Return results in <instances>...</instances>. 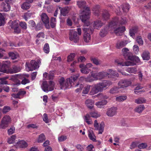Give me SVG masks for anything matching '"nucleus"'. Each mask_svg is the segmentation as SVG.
I'll return each mask as SVG.
<instances>
[{
    "mask_svg": "<svg viewBox=\"0 0 151 151\" xmlns=\"http://www.w3.org/2000/svg\"><path fill=\"white\" fill-rule=\"evenodd\" d=\"M15 128L13 126L12 127L8 130V132L9 135H11L14 133L15 131Z\"/></svg>",
    "mask_w": 151,
    "mask_h": 151,
    "instance_id": "obj_56",
    "label": "nucleus"
},
{
    "mask_svg": "<svg viewBox=\"0 0 151 151\" xmlns=\"http://www.w3.org/2000/svg\"><path fill=\"white\" fill-rule=\"evenodd\" d=\"M139 31V29L138 26H133V38L134 39L135 34L138 35V33Z\"/></svg>",
    "mask_w": 151,
    "mask_h": 151,
    "instance_id": "obj_36",
    "label": "nucleus"
},
{
    "mask_svg": "<svg viewBox=\"0 0 151 151\" xmlns=\"http://www.w3.org/2000/svg\"><path fill=\"white\" fill-rule=\"evenodd\" d=\"M112 83L110 81L106 80L95 85L93 87L89 85H86L85 86H84L82 93L85 94H87L91 87V90L90 94L94 95L106 89L107 86H109Z\"/></svg>",
    "mask_w": 151,
    "mask_h": 151,
    "instance_id": "obj_1",
    "label": "nucleus"
},
{
    "mask_svg": "<svg viewBox=\"0 0 151 151\" xmlns=\"http://www.w3.org/2000/svg\"><path fill=\"white\" fill-rule=\"evenodd\" d=\"M144 109L145 107L143 104L140 105L135 109V111L138 113H140L144 110Z\"/></svg>",
    "mask_w": 151,
    "mask_h": 151,
    "instance_id": "obj_42",
    "label": "nucleus"
},
{
    "mask_svg": "<svg viewBox=\"0 0 151 151\" xmlns=\"http://www.w3.org/2000/svg\"><path fill=\"white\" fill-rule=\"evenodd\" d=\"M49 85L47 81H43L41 87L43 91L46 92L51 91L53 90L54 88L52 87L49 88Z\"/></svg>",
    "mask_w": 151,
    "mask_h": 151,
    "instance_id": "obj_13",
    "label": "nucleus"
},
{
    "mask_svg": "<svg viewBox=\"0 0 151 151\" xmlns=\"http://www.w3.org/2000/svg\"><path fill=\"white\" fill-rule=\"evenodd\" d=\"M1 6L4 12H7L10 10L11 6L9 3L3 2L1 4Z\"/></svg>",
    "mask_w": 151,
    "mask_h": 151,
    "instance_id": "obj_20",
    "label": "nucleus"
},
{
    "mask_svg": "<svg viewBox=\"0 0 151 151\" xmlns=\"http://www.w3.org/2000/svg\"><path fill=\"white\" fill-rule=\"evenodd\" d=\"M45 139V137L43 133H42L39 135L38 142L39 143L42 142Z\"/></svg>",
    "mask_w": 151,
    "mask_h": 151,
    "instance_id": "obj_43",
    "label": "nucleus"
},
{
    "mask_svg": "<svg viewBox=\"0 0 151 151\" xmlns=\"http://www.w3.org/2000/svg\"><path fill=\"white\" fill-rule=\"evenodd\" d=\"M76 148L79 150V151H83V148L82 145L80 144H78L76 146Z\"/></svg>",
    "mask_w": 151,
    "mask_h": 151,
    "instance_id": "obj_64",
    "label": "nucleus"
},
{
    "mask_svg": "<svg viewBox=\"0 0 151 151\" xmlns=\"http://www.w3.org/2000/svg\"><path fill=\"white\" fill-rule=\"evenodd\" d=\"M88 135V137L91 140L94 142L96 141V137L93 133L92 130H89Z\"/></svg>",
    "mask_w": 151,
    "mask_h": 151,
    "instance_id": "obj_32",
    "label": "nucleus"
},
{
    "mask_svg": "<svg viewBox=\"0 0 151 151\" xmlns=\"http://www.w3.org/2000/svg\"><path fill=\"white\" fill-rule=\"evenodd\" d=\"M107 76L109 78L111 77V75L110 73L104 72H95L91 74V76L96 80H101Z\"/></svg>",
    "mask_w": 151,
    "mask_h": 151,
    "instance_id": "obj_5",
    "label": "nucleus"
},
{
    "mask_svg": "<svg viewBox=\"0 0 151 151\" xmlns=\"http://www.w3.org/2000/svg\"><path fill=\"white\" fill-rule=\"evenodd\" d=\"M127 96L125 95H122L116 97V100L119 102L123 101L127 99Z\"/></svg>",
    "mask_w": 151,
    "mask_h": 151,
    "instance_id": "obj_40",
    "label": "nucleus"
},
{
    "mask_svg": "<svg viewBox=\"0 0 151 151\" xmlns=\"http://www.w3.org/2000/svg\"><path fill=\"white\" fill-rule=\"evenodd\" d=\"M129 51V49L127 48H124L122 50V52L124 58L126 60H130V61L124 63L120 62L118 60H115V62L118 66H128L132 65V53L128 52Z\"/></svg>",
    "mask_w": 151,
    "mask_h": 151,
    "instance_id": "obj_3",
    "label": "nucleus"
},
{
    "mask_svg": "<svg viewBox=\"0 0 151 151\" xmlns=\"http://www.w3.org/2000/svg\"><path fill=\"white\" fill-rule=\"evenodd\" d=\"M99 5H96L93 7L92 9V11L96 16H99Z\"/></svg>",
    "mask_w": 151,
    "mask_h": 151,
    "instance_id": "obj_26",
    "label": "nucleus"
},
{
    "mask_svg": "<svg viewBox=\"0 0 151 151\" xmlns=\"http://www.w3.org/2000/svg\"><path fill=\"white\" fill-rule=\"evenodd\" d=\"M102 19L106 21L109 19V14L107 10H104L102 14Z\"/></svg>",
    "mask_w": 151,
    "mask_h": 151,
    "instance_id": "obj_29",
    "label": "nucleus"
},
{
    "mask_svg": "<svg viewBox=\"0 0 151 151\" xmlns=\"http://www.w3.org/2000/svg\"><path fill=\"white\" fill-rule=\"evenodd\" d=\"M60 10V14L63 16H65L69 12L70 8L68 6H66L63 8L59 7Z\"/></svg>",
    "mask_w": 151,
    "mask_h": 151,
    "instance_id": "obj_19",
    "label": "nucleus"
},
{
    "mask_svg": "<svg viewBox=\"0 0 151 151\" xmlns=\"http://www.w3.org/2000/svg\"><path fill=\"white\" fill-rule=\"evenodd\" d=\"M16 143L19 145L22 148L26 147L27 145V143L24 140L19 141L18 142H16Z\"/></svg>",
    "mask_w": 151,
    "mask_h": 151,
    "instance_id": "obj_44",
    "label": "nucleus"
},
{
    "mask_svg": "<svg viewBox=\"0 0 151 151\" xmlns=\"http://www.w3.org/2000/svg\"><path fill=\"white\" fill-rule=\"evenodd\" d=\"M14 29V34H19L21 33V29L19 27V25L15 28Z\"/></svg>",
    "mask_w": 151,
    "mask_h": 151,
    "instance_id": "obj_50",
    "label": "nucleus"
},
{
    "mask_svg": "<svg viewBox=\"0 0 151 151\" xmlns=\"http://www.w3.org/2000/svg\"><path fill=\"white\" fill-rule=\"evenodd\" d=\"M141 64L140 60L138 57L133 55V66L138 65Z\"/></svg>",
    "mask_w": 151,
    "mask_h": 151,
    "instance_id": "obj_22",
    "label": "nucleus"
},
{
    "mask_svg": "<svg viewBox=\"0 0 151 151\" xmlns=\"http://www.w3.org/2000/svg\"><path fill=\"white\" fill-rule=\"evenodd\" d=\"M95 97H98L99 99H103L100 101L97 102L95 104H106L108 102L106 99L108 97L106 95H103L102 93H99L95 96Z\"/></svg>",
    "mask_w": 151,
    "mask_h": 151,
    "instance_id": "obj_14",
    "label": "nucleus"
},
{
    "mask_svg": "<svg viewBox=\"0 0 151 151\" xmlns=\"http://www.w3.org/2000/svg\"><path fill=\"white\" fill-rule=\"evenodd\" d=\"M107 33V31L105 29H102L100 32V36L103 37H104Z\"/></svg>",
    "mask_w": 151,
    "mask_h": 151,
    "instance_id": "obj_54",
    "label": "nucleus"
},
{
    "mask_svg": "<svg viewBox=\"0 0 151 151\" xmlns=\"http://www.w3.org/2000/svg\"><path fill=\"white\" fill-rule=\"evenodd\" d=\"M11 110V109L10 107L8 106H5L2 109V113L3 114H6Z\"/></svg>",
    "mask_w": 151,
    "mask_h": 151,
    "instance_id": "obj_52",
    "label": "nucleus"
},
{
    "mask_svg": "<svg viewBox=\"0 0 151 151\" xmlns=\"http://www.w3.org/2000/svg\"><path fill=\"white\" fill-rule=\"evenodd\" d=\"M30 4L29 3L26 1L21 6L22 8L24 10L28 9L30 7Z\"/></svg>",
    "mask_w": 151,
    "mask_h": 151,
    "instance_id": "obj_37",
    "label": "nucleus"
},
{
    "mask_svg": "<svg viewBox=\"0 0 151 151\" xmlns=\"http://www.w3.org/2000/svg\"><path fill=\"white\" fill-rule=\"evenodd\" d=\"M29 24L34 29L36 27V24L34 21L33 20H30L29 22Z\"/></svg>",
    "mask_w": 151,
    "mask_h": 151,
    "instance_id": "obj_58",
    "label": "nucleus"
},
{
    "mask_svg": "<svg viewBox=\"0 0 151 151\" xmlns=\"http://www.w3.org/2000/svg\"><path fill=\"white\" fill-rule=\"evenodd\" d=\"M90 71V70L88 68H87V67H85L82 68L81 69V72L83 73H84L85 74H87Z\"/></svg>",
    "mask_w": 151,
    "mask_h": 151,
    "instance_id": "obj_49",
    "label": "nucleus"
},
{
    "mask_svg": "<svg viewBox=\"0 0 151 151\" xmlns=\"http://www.w3.org/2000/svg\"><path fill=\"white\" fill-rule=\"evenodd\" d=\"M10 64V62L7 60L3 61L2 63L0 62V71L4 73L7 72L9 65Z\"/></svg>",
    "mask_w": 151,
    "mask_h": 151,
    "instance_id": "obj_11",
    "label": "nucleus"
},
{
    "mask_svg": "<svg viewBox=\"0 0 151 151\" xmlns=\"http://www.w3.org/2000/svg\"><path fill=\"white\" fill-rule=\"evenodd\" d=\"M75 56V53H70L67 57V61L68 62H70L73 60Z\"/></svg>",
    "mask_w": 151,
    "mask_h": 151,
    "instance_id": "obj_47",
    "label": "nucleus"
},
{
    "mask_svg": "<svg viewBox=\"0 0 151 151\" xmlns=\"http://www.w3.org/2000/svg\"><path fill=\"white\" fill-rule=\"evenodd\" d=\"M91 12L83 11L82 14L80 16V19L83 23L84 27H87L90 25L91 23L88 21L90 18Z\"/></svg>",
    "mask_w": 151,
    "mask_h": 151,
    "instance_id": "obj_4",
    "label": "nucleus"
},
{
    "mask_svg": "<svg viewBox=\"0 0 151 151\" xmlns=\"http://www.w3.org/2000/svg\"><path fill=\"white\" fill-rule=\"evenodd\" d=\"M143 88V87L141 86L140 84H138L137 86L134 89V93L137 94H141L142 93L145 92V91L144 90H139Z\"/></svg>",
    "mask_w": 151,
    "mask_h": 151,
    "instance_id": "obj_25",
    "label": "nucleus"
},
{
    "mask_svg": "<svg viewBox=\"0 0 151 151\" xmlns=\"http://www.w3.org/2000/svg\"><path fill=\"white\" fill-rule=\"evenodd\" d=\"M86 2L84 1L81 0L77 1V4L80 8L83 9L86 6Z\"/></svg>",
    "mask_w": 151,
    "mask_h": 151,
    "instance_id": "obj_31",
    "label": "nucleus"
},
{
    "mask_svg": "<svg viewBox=\"0 0 151 151\" xmlns=\"http://www.w3.org/2000/svg\"><path fill=\"white\" fill-rule=\"evenodd\" d=\"M147 146V143H142L138 145V147L140 149H144L146 148Z\"/></svg>",
    "mask_w": 151,
    "mask_h": 151,
    "instance_id": "obj_57",
    "label": "nucleus"
},
{
    "mask_svg": "<svg viewBox=\"0 0 151 151\" xmlns=\"http://www.w3.org/2000/svg\"><path fill=\"white\" fill-rule=\"evenodd\" d=\"M120 88L119 86L118 87L116 86H114L111 89L110 92L112 94L118 93L119 92Z\"/></svg>",
    "mask_w": 151,
    "mask_h": 151,
    "instance_id": "obj_33",
    "label": "nucleus"
},
{
    "mask_svg": "<svg viewBox=\"0 0 151 151\" xmlns=\"http://www.w3.org/2000/svg\"><path fill=\"white\" fill-rule=\"evenodd\" d=\"M4 14L0 13V26H3L6 23Z\"/></svg>",
    "mask_w": 151,
    "mask_h": 151,
    "instance_id": "obj_34",
    "label": "nucleus"
},
{
    "mask_svg": "<svg viewBox=\"0 0 151 151\" xmlns=\"http://www.w3.org/2000/svg\"><path fill=\"white\" fill-rule=\"evenodd\" d=\"M117 108L113 107L108 109L106 114L109 116L112 117L117 113Z\"/></svg>",
    "mask_w": 151,
    "mask_h": 151,
    "instance_id": "obj_16",
    "label": "nucleus"
},
{
    "mask_svg": "<svg viewBox=\"0 0 151 151\" xmlns=\"http://www.w3.org/2000/svg\"><path fill=\"white\" fill-rule=\"evenodd\" d=\"M24 77V74H16L12 76L11 78V79L15 83L14 85H19L20 84V81L19 80V79L23 80Z\"/></svg>",
    "mask_w": 151,
    "mask_h": 151,
    "instance_id": "obj_8",
    "label": "nucleus"
},
{
    "mask_svg": "<svg viewBox=\"0 0 151 151\" xmlns=\"http://www.w3.org/2000/svg\"><path fill=\"white\" fill-rule=\"evenodd\" d=\"M125 30L124 26H119L116 28H115L114 30V33L117 36L122 35L123 32Z\"/></svg>",
    "mask_w": 151,
    "mask_h": 151,
    "instance_id": "obj_15",
    "label": "nucleus"
},
{
    "mask_svg": "<svg viewBox=\"0 0 151 151\" xmlns=\"http://www.w3.org/2000/svg\"><path fill=\"white\" fill-rule=\"evenodd\" d=\"M65 80L63 77L61 78L59 81V83L60 85L61 89H63L64 88V83Z\"/></svg>",
    "mask_w": 151,
    "mask_h": 151,
    "instance_id": "obj_48",
    "label": "nucleus"
},
{
    "mask_svg": "<svg viewBox=\"0 0 151 151\" xmlns=\"http://www.w3.org/2000/svg\"><path fill=\"white\" fill-rule=\"evenodd\" d=\"M51 98L52 100L56 102L58 101V96L55 94H53L51 96Z\"/></svg>",
    "mask_w": 151,
    "mask_h": 151,
    "instance_id": "obj_62",
    "label": "nucleus"
},
{
    "mask_svg": "<svg viewBox=\"0 0 151 151\" xmlns=\"http://www.w3.org/2000/svg\"><path fill=\"white\" fill-rule=\"evenodd\" d=\"M146 100L145 98L140 97L136 99L135 102V103H137V104H141L146 103Z\"/></svg>",
    "mask_w": 151,
    "mask_h": 151,
    "instance_id": "obj_39",
    "label": "nucleus"
},
{
    "mask_svg": "<svg viewBox=\"0 0 151 151\" xmlns=\"http://www.w3.org/2000/svg\"><path fill=\"white\" fill-rule=\"evenodd\" d=\"M133 50L134 53L136 54H137L139 52V49L138 46L136 45H134L133 47Z\"/></svg>",
    "mask_w": 151,
    "mask_h": 151,
    "instance_id": "obj_55",
    "label": "nucleus"
},
{
    "mask_svg": "<svg viewBox=\"0 0 151 151\" xmlns=\"http://www.w3.org/2000/svg\"><path fill=\"white\" fill-rule=\"evenodd\" d=\"M132 82L129 79H122L118 83L120 88H125L131 85Z\"/></svg>",
    "mask_w": 151,
    "mask_h": 151,
    "instance_id": "obj_9",
    "label": "nucleus"
},
{
    "mask_svg": "<svg viewBox=\"0 0 151 151\" xmlns=\"http://www.w3.org/2000/svg\"><path fill=\"white\" fill-rule=\"evenodd\" d=\"M90 60L93 64L97 65H100L102 63V61L101 60L95 57H91Z\"/></svg>",
    "mask_w": 151,
    "mask_h": 151,
    "instance_id": "obj_24",
    "label": "nucleus"
},
{
    "mask_svg": "<svg viewBox=\"0 0 151 151\" xmlns=\"http://www.w3.org/2000/svg\"><path fill=\"white\" fill-rule=\"evenodd\" d=\"M90 114L92 117L96 118L100 116V115L96 111H93L90 113Z\"/></svg>",
    "mask_w": 151,
    "mask_h": 151,
    "instance_id": "obj_41",
    "label": "nucleus"
},
{
    "mask_svg": "<svg viewBox=\"0 0 151 151\" xmlns=\"http://www.w3.org/2000/svg\"><path fill=\"white\" fill-rule=\"evenodd\" d=\"M10 64L9 65L8 69H7V72L6 73H17L20 70V69L19 67L16 66H14L12 68H10Z\"/></svg>",
    "mask_w": 151,
    "mask_h": 151,
    "instance_id": "obj_17",
    "label": "nucleus"
},
{
    "mask_svg": "<svg viewBox=\"0 0 151 151\" xmlns=\"http://www.w3.org/2000/svg\"><path fill=\"white\" fill-rule=\"evenodd\" d=\"M90 114H87L85 116L84 119V121L87 123L88 124H92V122L91 119L90 118L91 116Z\"/></svg>",
    "mask_w": 151,
    "mask_h": 151,
    "instance_id": "obj_28",
    "label": "nucleus"
},
{
    "mask_svg": "<svg viewBox=\"0 0 151 151\" xmlns=\"http://www.w3.org/2000/svg\"><path fill=\"white\" fill-rule=\"evenodd\" d=\"M79 76V74H76L75 75H72L69 78L66 79L65 83H64V89L65 90L68 88L69 83L71 85L72 83L75 82Z\"/></svg>",
    "mask_w": 151,
    "mask_h": 151,
    "instance_id": "obj_6",
    "label": "nucleus"
},
{
    "mask_svg": "<svg viewBox=\"0 0 151 151\" xmlns=\"http://www.w3.org/2000/svg\"><path fill=\"white\" fill-rule=\"evenodd\" d=\"M83 87H84V85L83 84H81L80 86V87L76 90V92L77 93H78L81 91L82 90Z\"/></svg>",
    "mask_w": 151,
    "mask_h": 151,
    "instance_id": "obj_63",
    "label": "nucleus"
},
{
    "mask_svg": "<svg viewBox=\"0 0 151 151\" xmlns=\"http://www.w3.org/2000/svg\"><path fill=\"white\" fill-rule=\"evenodd\" d=\"M9 23L11 24L9 26L11 27V28L13 29H14L19 25L17 22L15 20L13 21H12V20H10Z\"/></svg>",
    "mask_w": 151,
    "mask_h": 151,
    "instance_id": "obj_35",
    "label": "nucleus"
},
{
    "mask_svg": "<svg viewBox=\"0 0 151 151\" xmlns=\"http://www.w3.org/2000/svg\"><path fill=\"white\" fill-rule=\"evenodd\" d=\"M8 55L9 57L12 60L16 59L19 57V54L17 52H9Z\"/></svg>",
    "mask_w": 151,
    "mask_h": 151,
    "instance_id": "obj_27",
    "label": "nucleus"
},
{
    "mask_svg": "<svg viewBox=\"0 0 151 151\" xmlns=\"http://www.w3.org/2000/svg\"><path fill=\"white\" fill-rule=\"evenodd\" d=\"M118 23L116 22L111 21L109 23V26L111 27H113L115 26H116L118 25Z\"/></svg>",
    "mask_w": 151,
    "mask_h": 151,
    "instance_id": "obj_60",
    "label": "nucleus"
},
{
    "mask_svg": "<svg viewBox=\"0 0 151 151\" xmlns=\"http://www.w3.org/2000/svg\"><path fill=\"white\" fill-rule=\"evenodd\" d=\"M11 122V119L10 117L7 115L5 116L1 120L0 128L2 129H5L8 127L9 124Z\"/></svg>",
    "mask_w": 151,
    "mask_h": 151,
    "instance_id": "obj_7",
    "label": "nucleus"
},
{
    "mask_svg": "<svg viewBox=\"0 0 151 151\" xmlns=\"http://www.w3.org/2000/svg\"><path fill=\"white\" fill-rule=\"evenodd\" d=\"M16 137V136L15 135H13L11 136V137L9 138L8 140V142L9 144H11L13 143Z\"/></svg>",
    "mask_w": 151,
    "mask_h": 151,
    "instance_id": "obj_51",
    "label": "nucleus"
},
{
    "mask_svg": "<svg viewBox=\"0 0 151 151\" xmlns=\"http://www.w3.org/2000/svg\"><path fill=\"white\" fill-rule=\"evenodd\" d=\"M27 67L30 70L32 71L38 68L39 66L37 65V62L35 60H32L31 61L30 63L27 66Z\"/></svg>",
    "mask_w": 151,
    "mask_h": 151,
    "instance_id": "obj_18",
    "label": "nucleus"
},
{
    "mask_svg": "<svg viewBox=\"0 0 151 151\" xmlns=\"http://www.w3.org/2000/svg\"><path fill=\"white\" fill-rule=\"evenodd\" d=\"M44 52L46 53H48L50 51V47L48 43L45 44L43 47Z\"/></svg>",
    "mask_w": 151,
    "mask_h": 151,
    "instance_id": "obj_45",
    "label": "nucleus"
},
{
    "mask_svg": "<svg viewBox=\"0 0 151 151\" xmlns=\"http://www.w3.org/2000/svg\"><path fill=\"white\" fill-rule=\"evenodd\" d=\"M128 43V41L127 40H123L118 42L116 44L117 47L119 49L120 47H122L125 46Z\"/></svg>",
    "mask_w": 151,
    "mask_h": 151,
    "instance_id": "obj_30",
    "label": "nucleus"
},
{
    "mask_svg": "<svg viewBox=\"0 0 151 151\" xmlns=\"http://www.w3.org/2000/svg\"><path fill=\"white\" fill-rule=\"evenodd\" d=\"M69 39L71 41H73L77 43L79 40V37L78 35L77 32L76 31L70 32L69 34Z\"/></svg>",
    "mask_w": 151,
    "mask_h": 151,
    "instance_id": "obj_12",
    "label": "nucleus"
},
{
    "mask_svg": "<svg viewBox=\"0 0 151 151\" xmlns=\"http://www.w3.org/2000/svg\"><path fill=\"white\" fill-rule=\"evenodd\" d=\"M43 27V25L41 22H40L37 24L35 27L36 31L39 30L41 29Z\"/></svg>",
    "mask_w": 151,
    "mask_h": 151,
    "instance_id": "obj_53",
    "label": "nucleus"
},
{
    "mask_svg": "<svg viewBox=\"0 0 151 151\" xmlns=\"http://www.w3.org/2000/svg\"><path fill=\"white\" fill-rule=\"evenodd\" d=\"M103 23L99 20L95 21L93 24V27L90 26L87 27H83L82 29L83 32V39L84 41L88 42L91 39L90 33L92 34L94 31V29H98L101 28L103 25Z\"/></svg>",
    "mask_w": 151,
    "mask_h": 151,
    "instance_id": "obj_2",
    "label": "nucleus"
},
{
    "mask_svg": "<svg viewBox=\"0 0 151 151\" xmlns=\"http://www.w3.org/2000/svg\"><path fill=\"white\" fill-rule=\"evenodd\" d=\"M43 120L46 123H49V121L47 114L44 113L43 115Z\"/></svg>",
    "mask_w": 151,
    "mask_h": 151,
    "instance_id": "obj_59",
    "label": "nucleus"
},
{
    "mask_svg": "<svg viewBox=\"0 0 151 151\" xmlns=\"http://www.w3.org/2000/svg\"><path fill=\"white\" fill-rule=\"evenodd\" d=\"M19 25L23 30H25L27 29V24L25 22H21Z\"/></svg>",
    "mask_w": 151,
    "mask_h": 151,
    "instance_id": "obj_46",
    "label": "nucleus"
},
{
    "mask_svg": "<svg viewBox=\"0 0 151 151\" xmlns=\"http://www.w3.org/2000/svg\"><path fill=\"white\" fill-rule=\"evenodd\" d=\"M134 39L135 40L139 45H142L143 44V41L141 36L137 35L136 37L135 38L134 37Z\"/></svg>",
    "mask_w": 151,
    "mask_h": 151,
    "instance_id": "obj_38",
    "label": "nucleus"
},
{
    "mask_svg": "<svg viewBox=\"0 0 151 151\" xmlns=\"http://www.w3.org/2000/svg\"><path fill=\"white\" fill-rule=\"evenodd\" d=\"M41 19L43 24L45 26V27L47 29L50 28L49 24V18L47 15L45 13H43L41 15Z\"/></svg>",
    "mask_w": 151,
    "mask_h": 151,
    "instance_id": "obj_10",
    "label": "nucleus"
},
{
    "mask_svg": "<svg viewBox=\"0 0 151 151\" xmlns=\"http://www.w3.org/2000/svg\"><path fill=\"white\" fill-rule=\"evenodd\" d=\"M29 82L30 81L29 80L27 79L26 78H25L23 79L21 81V82L20 83L22 84L25 85L28 83H29Z\"/></svg>",
    "mask_w": 151,
    "mask_h": 151,
    "instance_id": "obj_61",
    "label": "nucleus"
},
{
    "mask_svg": "<svg viewBox=\"0 0 151 151\" xmlns=\"http://www.w3.org/2000/svg\"><path fill=\"white\" fill-rule=\"evenodd\" d=\"M129 4H126L121 5L120 8H119V10L120 12L122 10L123 12L126 13L129 11Z\"/></svg>",
    "mask_w": 151,
    "mask_h": 151,
    "instance_id": "obj_23",
    "label": "nucleus"
},
{
    "mask_svg": "<svg viewBox=\"0 0 151 151\" xmlns=\"http://www.w3.org/2000/svg\"><path fill=\"white\" fill-rule=\"evenodd\" d=\"M143 60H148L150 58V55L148 51L145 50L144 51L141 55Z\"/></svg>",
    "mask_w": 151,
    "mask_h": 151,
    "instance_id": "obj_21",
    "label": "nucleus"
}]
</instances>
